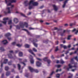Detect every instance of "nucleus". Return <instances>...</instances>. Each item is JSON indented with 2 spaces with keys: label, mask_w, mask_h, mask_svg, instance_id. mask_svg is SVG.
Returning a JSON list of instances; mask_svg holds the SVG:
<instances>
[{
  "label": "nucleus",
  "mask_w": 78,
  "mask_h": 78,
  "mask_svg": "<svg viewBox=\"0 0 78 78\" xmlns=\"http://www.w3.org/2000/svg\"><path fill=\"white\" fill-rule=\"evenodd\" d=\"M8 24L9 25H11L12 23V20H10L8 21Z\"/></svg>",
  "instance_id": "obj_34"
},
{
  "label": "nucleus",
  "mask_w": 78,
  "mask_h": 78,
  "mask_svg": "<svg viewBox=\"0 0 78 78\" xmlns=\"http://www.w3.org/2000/svg\"><path fill=\"white\" fill-rule=\"evenodd\" d=\"M18 70H20V68L21 67V66H20V64H18Z\"/></svg>",
  "instance_id": "obj_28"
},
{
  "label": "nucleus",
  "mask_w": 78,
  "mask_h": 78,
  "mask_svg": "<svg viewBox=\"0 0 78 78\" xmlns=\"http://www.w3.org/2000/svg\"><path fill=\"white\" fill-rule=\"evenodd\" d=\"M6 3H9L7 4V6H11V3H15L16 2V1L14 0H5Z\"/></svg>",
  "instance_id": "obj_2"
},
{
  "label": "nucleus",
  "mask_w": 78,
  "mask_h": 78,
  "mask_svg": "<svg viewBox=\"0 0 78 78\" xmlns=\"http://www.w3.org/2000/svg\"><path fill=\"white\" fill-rule=\"evenodd\" d=\"M10 74V72L8 71L6 73V76H9V75Z\"/></svg>",
  "instance_id": "obj_25"
},
{
  "label": "nucleus",
  "mask_w": 78,
  "mask_h": 78,
  "mask_svg": "<svg viewBox=\"0 0 78 78\" xmlns=\"http://www.w3.org/2000/svg\"><path fill=\"white\" fill-rule=\"evenodd\" d=\"M19 56L20 57H22L23 56V53L22 52H20L19 54Z\"/></svg>",
  "instance_id": "obj_21"
},
{
  "label": "nucleus",
  "mask_w": 78,
  "mask_h": 78,
  "mask_svg": "<svg viewBox=\"0 0 78 78\" xmlns=\"http://www.w3.org/2000/svg\"><path fill=\"white\" fill-rule=\"evenodd\" d=\"M8 59H5L3 63L4 64H6L8 62Z\"/></svg>",
  "instance_id": "obj_23"
},
{
  "label": "nucleus",
  "mask_w": 78,
  "mask_h": 78,
  "mask_svg": "<svg viewBox=\"0 0 78 78\" xmlns=\"http://www.w3.org/2000/svg\"><path fill=\"white\" fill-rule=\"evenodd\" d=\"M37 42V39H36L33 40V41H32V42H33V44L36 47H37V44H36L35 43Z\"/></svg>",
  "instance_id": "obj_9"
},
{
  "label": "nucleus",
  "mask_w": 78,
  "mask_h": 78,
  "mask_svg": "<svg viewBox=\"0 0 78 78\" xmlns=\"http://www.w3.org/2000/svg\"><path fill=\"white\" fill-rule=\"evenodd\" d=\"M16 42H13L12 43V45H16Z\"/></svg>",
  "instance_id": "obj_49"
},
{
  "label": "nucleus",
  "mask_w": 78,
  "mask_h": 78,
  "mask_svg": "<svg viewBox=\"0 0 78 78\" xmlns=\"http://www.w3.org/2000/svg\"><path fill=\"white\" fill-rule=\"evenodd\" d=\"M64 45H63V44H61L60 45V46L61 47H62V48H63V47H64Z\"/></svg>",
  "instance_id": "obj_60"
},
{
  "label": "nucleus",
  "mask_w": 78,
  "mask_h": 78,
  "mask_svg": "<svg viewBox=\"0 0 78 78\" xmlns=\"http://www.w3.org/2000/svg\"><path fill=\"white\" fill-rule=\"evenodd\" d=\"M78 33V30H77L76 31L75 33V34H77Z\"/></svg>",
  "instance_id": "obj_63"
},
{
  "label": "nucleus",
  "mask_w": 78,
  "mask_h": 78,
  "mask_svg": "<svg viewBox=\"0 0 78 78\" xmlns=\"http://www.w3.org/2000/svg\"><path fill=\"white\" fill-rule=\"evenodd\" d=\"M30 4H32L33 5V6H37L38 5V3L37 2H34V1L33 0H31L30 1V2H29V5H30Z\"/></svg>",
  "instance_id": "obj_6"
},
{
  "label": "nucleus",
  "mask_w": 78,
  "mask_h": 78,
  "mask_svg": "<svg viewBox=\"0 0 78 78\" xmlns=\"http://www.w3.org/2000/svg\"><path fill=\"white\" fill-rule=\"evenodd\" d=\"M53 30H58V31H62V29H58V27H55L54 28V29Z\"/></svg>",
  "instance_id": "obj_14"
},
{
  "label": "nucleus",
  "mask_w": 78,
  "mask_h": 78,
  "mask_svg": "<svg viewBox=\"0 0 78 78\" xmlns=\"http://www.w3.org/2000/svg\"><path fill=\"white\" fill-rule=\"evenodd\" d=\"M68 67L69 68H68L66 69L68 71H69V69H72L73 67H74V68H77L76 65H75V66H72L71 65V64L70 63L68 65Z\"/></svg>",
  "instance_id": "obj_5"
},
{
  "label": "nucleus",
  "mask_w": 78,
  "mask_h": 78,
  "mask_svg": "<svg viewBox=\"0 0 78 78\" xmlns=\"http://www.w3.org/2000/svg\"><path fill=\"white\" fill-rule=\"evenodd\" d=\"M26 48H29L30 47V45L28 44H26L25 45Z\"/></svg>",
  "instance_id": "obj_31"
},
{
  "label": "nucleus",
  "mask_w": 78,
  "mask_h": 78,
  "mask_svg": "<svg viewBox=\"0 0 78 78\" xmlns=\"http://www.w3.org/2000/svg\"><path fill=\"white\" fill-rule=\"evenodd\" d=\"M56 76L57 78H59L60 76V75H59V74H58L56 75Z\"/></svg>",
  "instance_id": "obj_41"
},
{
  "label": "nucleus",
  "mask_w": 78,
  "mask_h": 78,
  "mask_svg": "<svg viewBox=\"0 0 78 78\" xmlns=\"http://www.w3.org/2000/svg\"><path fill=\"white\" fill-rule=\"evenodd\" d=\"M20 63L21 64H23V65H24V66H25L26 65V64H25V63H24L23 62H21Z\"/></svg>",
  "instance_id": "obj_52"
},
{
  "label": "nucleus",
  "mask_w": 78,
  "mask_h": 78,
  "mask_svg": "<svg viewBox=\"0 0 78 78\" xmlns=\"http://www.w3.org/2000/svg\"><path fill=\"white\" fill-rule=\"evenodd\" d=\"M29 3H28V1L27 0H26L24 2V4L25 6H27L28 5H29V9H33V6L31 5V4H29Z\"/></svg>",
  "instance_id": "obj_3"
},
{
  "label": "nucleus",
  "mask_w": 78,
  "mask_h": 78,
  "mask_svg": "<svg viewBox=\"0 0 78 78\" xmlns=\"http://www.w3.org/2000/svg\"><path fill=\"white\" fill-rule=\"evenodd\" d=\"M9 69V67L8 66H5V70H6L7 71V70H8V69Z\"/></svg>",
  "instance_id": "obj_32"
},
{
  "label": "nucleus",
  "mask_w": 78,
  "mask_h": 78,
  "mask_svg": "<svg viewBox=\"0 0 78 78\" xmlns=\"http://www.w3.org/2000/svg\"><path fill=\"white\" fill-rule=\"evenodd\" d=\"M16 28L17 29H19V30L20 29V26L18 25L16 26Z\"/></svg>",
  "instance_id": "obj_38"
},
{
  "label": "nucleus",
  "mask_w": 78,
  "mask_h": 78,
  "mask_svg": "<svg viewBox=\"0 0 78 78\" xmlns=\"http://www.w3.org/2000/svg\"><path fill=\"white\" fill-rule=\"evenodd\" d=\"M61 66L60 65H55V67H56L57 68H60V67H61Z\"/></svg>",
  "instance_id": "obj_33"
},
{
  "label": "nucleus",
  "mask_w": 78,
  "mask_h": 78,
  "mask_svg": "<svg viewBox=\"0 0 78 78\" xmlns=\"http://www.w3.org/2000/svg\"><path fill=\"white\" fill-rule=\"evenodd\" d=\"M54 71H52L51 73L50 74V76H51V75H52L53 73H54Z\"/></svg>",
  "instance_id": "obj_56"
},
{
  "label": "nucleus",
  "mask_w": 78,
  "mask_h": 78,
  "mask_svg": "<svg viewBox=\"0 0 78 78\" xmlns=\"http://www.w3.org/2000/svg\"><path fill=\"white\" fill-rule=\"evenodd\" d=\"M8 18H5L3 19V20L4 21H5V20H8Z\"/></svg>",
  "instance_id": "obj_40"
},
{
  "label": "nucleus",
  "mask_w": 78,
  "mask_h": 78,
  "mask_svg": "<svg viewBox=\"0 0 78 78\" xmlns=\"http://www.w3.org/2000/svg\"><path fill=\"white\" fill-rule=\"evenodd\" d=\"M30 62L31 64H34V60H33V57L32 55H30Z\"/></svg>",
  "instance_id": "obj_11"
},
{
  "label": "nucleus",
  "mask_w": 78,
  "mask_h": 78,
  "mask_svg": "<svg viewBox=\"0 0 78 78\" xmlns=\"http://www.w3.org/2000/svg\"><path fill=\"white\" fill-rule=\"evenodd\" d=\"M3 63H1V69H0V73H1V72H2V68L3 67Z\"/></svg>",
  "instance_id": "obj_27"
},
{
  "label": "nucleus",
  "mask_w": 78,
  "mask_h": 78,
  "mask_svg": "<svg viewBox=\"0 0 78 78\" xmlns=\"http://www.w3.org/2000/svg\"><path fill=\"white\" fill-rule=\"evenodd\" d=\"M48 40H47V41H44L43 42L44 43H45V44H48Z\"/></svg>",
  "instance_id": "obj_39"
},
{
  "label": "nucleus",
  "mask_w": 78,
  "mask_h": 78,
  "mask_svg": "<svg viewBox=\"0 0 78 78\" xmlns=\"http://www.w3.org/2000/svg\"><path fill=\"white\" fill-rule=\"evenodd\" d=\"M75 68V69H72L71 71H72V72H75V70H76V68Z\"/></svg>",
  "instance_id": "obj_44"
},
{
  "label": "nucleus",
  "mask_w": 78,
  "mask_h": 78,
  "mask_svg": "<svg viewBox=\"0 0 78 78\" xmlns=\"http://www.w3.org/2000/svg\"><path fill=\"white\" fill-rule=\"evenodd\" d=\"M64 49H67V46L66 45L63 46V48Z\"/></svg>",
  "instance_id": "obj_51"
},
{
  "label": "nucleus",
  "mask_w": 78,
  "mask_h": 78,
  "mask_svg": "<svg viewBox=\"0 0 78 78\" xmlns=\"http://www.w3.org/2000/svg\"><path fill=\"white\" fill-rule=\"evenodd\" d=\"M65 52H66L65 54L66 55H67L69 53V51H66Z\"/></svg>",
  "instance_id": "obj_46"
},
{
  "label": "nucleus",
  "mask_w": 78,
  "mask_h": 78,
  "mask_svg": "<svg viewBox=\"0 0 78 78\" xmlns=\"http://www.w3.org/2000/svg\"><path fill=\"white\" fill-rule=\"evenodd\" d=\"M9 36H11V34L9 33H8L5 34V37H9Z\"/></svg>",
  "instance_id": "obj_20"
},
{
  "label": "nucleus",
  "mask_w": 78,
  "mask_h": 78,
  "mask_svg": "<svg viewBox=\"0 0 78 78\" xmlns=\"http://www.w3.org/2000/svg\"><path fill=\"white\" fill-rule=\"evenodd\" d=\"M60 63H61V64H64V61H63V60H61L60 61Z\"/></svg>",
  "instance_id": "obj_47"
},
{
  "label": "nucleus",
  "mask_w": 78,
  "mask_h": 78,
  "mask_svg": "<svg viewBox=\"0 0 78 78\" xmlns=\"http://www.w3.org/2000/svg\"><path fill=\"white\" fill-rule=\"evenodd\" d=\"M20 25L21 28H24V26H25L26 28H28V23L25 22L24 23L23 22H20Z\"/></svg>",
  "instance_id": "obj_1"
},
{
  "label": "nucleus",
  "mask_w": 78,
  "mask_h": 78,
  "mask_svg": "<svg viewBox=\"0 0 78 78\" xmlns=\"http://www.w3.org/2000/svg\"><path fill=\"white\" fill-rule=\"evenodd\" d=\"M76 29H73V30H72V32H74V31H76Z\"/></svg>",
  "instance_id": "obj_62"
},
{
  "label": "nucleus",
  "mask_w": 78,
  "mask_h": 78,
  "mask_svg": "<svg viewBox=\"0 0 78 78\" xmlns=\"http://www.w3.org/2000/svg\"><path fill=\"white\" fill-rule=\"evenodd\" d=\"M0 50L2 51H5V50L4 49V48L3 47H1L0 48Z\"/></svg>",
  "instance_id": "obj_22"
},
{
  "label": "nucleus",
  "mask_w": 78,
  "mask_h": 78,
  "mask_svg": "<svg viewBox=\"0 0 78 78\" xmlns=\"http://www.w3.org/2000/svg\"><path fill=\"white\" fill-rule=\"evenodd\" d=\"M2 42L3 43L4 45H6L8 44V41L6 40H4L2 41Z\"/></svg>",
  "instance_id": "obj_16"
},
{
  "label": "nucleus",
  "mask_w": 78,
  "mask_h": 78,
  "mask_svg": "<svg viewBox=\"0 0 78 78\" xmlns=\"http://www.w3.org/2000/svg\"><path fill=\"white\" fill-rule=\"evenodd\" d=\"M61 36H65L64 34V33H63H63L61 34Z\"/></svg>",
  "instance_id": "obj_50"
},
{
  "label": "nucleus",
  "mask_w": 78,
  "mask_h": 78,
  "mask_svg": "<svg viewBox=\"0 0 78 78\" xmlns=\"http://www.w3.org/2000/svg\"><path fill=\"white\" fill-rule=\"evenodd\" d=\"M16 45H17V46L18 47H21V46H22V45H20V44H17Z\"/></svg>",
  "instance_id": "obj_54"
},
{
  "label": "nucleus",
  "mask_w": 78,
  "mask_h": 78,
  "mask_svg": "<svg viewBox=\"0 0 78 78\" xmlns=\"http://www.w3.org/2000/svg\"><path fill=\"white\" fill-rule=\"evenodd\" d=\"M74 59H75L78 62V57L77 56L74 57Z\"/></svg>",
  "instance_id": "obj_36"
},
{
  "label": "nucleus",
  "mask_w": 78,
  "mask_h": 78,
  "mask_svg": "<svg viewBox=\"0 0 78 78\" xmlns=\"http://www.w3.org/2000/svg\"><path fill=\"white\" fill-rule=\"evenodd\" d=\"M13 66L14 68H16V65L13 64Z\"/></svg>",
  "instance_id": "obj_64"
},
{
  "label": "nucleus",
  "mask_w": 78,
  "mask_h": 78,
  "mask_svg": "<svg viewBox=\"0 0 78 78\" xmlns=\"http://www.w3.org/2000/svg\"><path fill=\"white\" fill-rule=\"evenodd\" d=\"M67 2V0H66L64 2V5L62 6V7L63 8H64L65 7V6H66V3Z\"/></svg>",
  "instance_id": "obj_19"
},
{
  "label": "nucleus",
  "mask_w": 78,
  "mask_h": 78,
  "mask_svg": "<svg viewBox=\"0 0 78 78\" xmlns=\"http://www.w3.org/2000/svg\"><path fill=\"white\" fill-rule=\"evenodd\" d=\"M7 10L8 11V12L5 11L4 12V14L5 15H7L8 14H10L11 13V11H10V7H8L7 8Z\"/></svg>",
  "instance_id": "obj_8"
},
{
  "label": "nucleus",
  "mask_w": 78,
  "mask_h": 78,
  "mask_svg": "<svg viewBox=\"0 0 78 78\" xmlns=\"http://www.w3.org/2000/svg\"><path fill=\"white\" fill-rule=\"evenodd\" d=\"M48 60V57H45L43 59L44 61H47Z\"/></svg>",
  "instance_id": "obj_29"
},
{
  "label": "nucleus",
  "mask_w": 78,
  "mask_h": 78,
  "mask_svg": "<svg viewBox=\"0 0 78 78\" xmlns=\"http://www.w3.org/2000/svg\"><path fill=\"white\" fill-rule=\"evenodd\" d=\"M59 49H58V46H57L56 47L55 49V51H58Z\"/></svg>",
  "instance_id": "obj_30"
},
{
  "label": "nucleus",
  "mask_w": 78,
  "mask_h": 78,
  "mask_svg": "<svg viewBox=\"0 0 78 78\" xmlns=\"http://www.w3.org/2000/svg\"><path fill=\"white\" fill-rule=\"evenodd\" d=\"M4 76V74L3 73L2 75L1 78H3Z\"/></svg>",
  "instance_id": "obj_61"
},
{
  "label": "nucleus",
  "mask_w": 78,
  "mask_h": 78,
  "mask_svg": "<svg viewBox=\"0 0 78 78\" xmlns=\"http://www.w3.org/2000/svg\"><path fill=\"white\" fill-rule=\"evenodd\" d=\"M37 60H38V61H42V59L41 58H37Z\"/></svg>",
  "instance_id": "obj_58"
},
{
  "label": "nucleus",
  "mask_w": 78,
  "mask_h": 78,
  "mask_svg": "<svg viewBox=\"0 0 78 78\" xmlns=\"http://www.w3.org/2000/svg\"><path fill=\"white\" fill-rule=\"evenodd\" d=\"M9 41H11V38H9V37H7Z\"/></svg>",
  "instance_id": "obj_59"
},
{
  "label": "nucleus",
  "mask_w": 78,
  "mask_h": 78,
  "mask_svg": "<svg viewBox=\"0 0 78 78\" xmlns=\"http://www.w3.org/2000/svg\"><path fill=\"white\" fill-rule=\"evenodd\" d=\"M65 58L66 59H69V57L67 55L65 57Z\"/></svg>",
  "instance_id": "obj_55"
},
{
  "label": "nucleus",
  "mask_w": 78,
  "mask_h": 78,
  "mask_svg": "<svg viewBox=\"0 0 78 78\" xmlns=\"http://www.w3.org/2000/svg\"><path fill=\"white\" fill-rule=\"evenodd\" d=\"M28 68L31 72H36V73H38V72H39V71H38V70L34 69L30 66L28 67Z\"/></svg>",
  "instance_id": "obj_4"
},
{
  "label": "nucleus",
  "mask_w": 78,
  "mask_h": 78,
  "mask_svg": "<svg viewBox=\"0 0 78 78\" xmlns=\"http://www.w3.org/2000/svg\"><path fill=\"white\" fill-rule=\"evenodd\" d=\"M12 62L11 61L10 62H8V64L9 66H11L12 65Z\"/></svg>",
  "instance_id": "obj_26"
},
{
  "label": "nucleus",
  "mask_w": 78,
  "mask_h": 78,
  "mask_svg": "<svg viewBox=\"0 0 78 78\" xmlns=\"http://www.w3.org/2000/svg\"><path fill=\"white\" fill-rule=\"evenodd\" d=\"M22 30H24V31H26V32H27V33L28 34V35H30V36H33V35H32V34H31V33H30V32H29V31H28L26 29H23Z\"/></svg>",
  "instance_id": "obj_12"
},
{
  "label": "nucleus",
  "mask_w": 78,
  "mask_h": 78,
  "mask_svg": "<svg viewBox=\"0 0 78 78\" xmlns=\"http://www.w3.org/2000/svg\"><path fill=\"white\" fill-rule=\"evenodd\" d=\"M33 51H35V52H37V50H36V48H33Z\"/></svg>",
  "instance_id": "obj_45"
},
{
  "label": "nucleus",
  "mask_w": 78,
  "mask_h": 78,
  "mask_svg": "<svg viewBox=\"0 0 78 78\" xmlns=\"http://www.w3.org/2000/svg\"><path fill=\"white\" fill-rule=\"evenodd\" d=\"M47 61L48 64H50V63L51 62V61H50V60H49V59H48V60H47Z\"/></svg>",
  "instance_id": "obj_37"
},
{
  "label": "nucleus",
  "mask_w": 78,
  "mask_h": 78,
  "mask_svg": "<svg viewBox=\"0 0 78 78\" xmlns=\"http://www.w3.org/2000/svg\"><path fill=\"white\" fill-rule=\"evenodd\" d=\"M13 21L15 23H17L18 22H19V20H18V19L17 18H14L13 20Z\"/></svg>",
  "instance_id": "obj_15"
},
{
  "label": "nucleus",
  "mask_w": 78,
  "mask_h": 78,
  "mask_svg": "<svg viewBox=\"0 0 78 78\" xmlns=\"http://www.w3.org/2000/svg\"><path fill=\"white\" fill-rule=\"evenodd\" d=\"M20 14L22 16H23V17H27V16L23 14V13H20Z\"/></svg>",
  "instance_id": "obj_35"
},
{
  "label": "nucleus",
  "mask_w": 78,
  "mask_h": 78,
  "mask_svg": "<svg viewBox=\"0 0 78 78\" xmlns=\"http://www.w3.org/2000/svg\"><path fill=\"white\" fill-rule=\"evenodd\" d=\"M60 39H61V40H64V39H66V38H63L62 37H61V38H60Z\"/></svg>",
  "instance_id": "obj_57"
},
{
  "label": "nucleus",
  "mask_w": 78,
  "mask_h": 78,
  "mask_svg": "<svg viewBox=\"0 0 78 78\" xmlns=\"http://www.w3.org/2000/svg\"><path fill=\"white\" fill-rule=\"evenodd\" d=\"M36 65L37 67H41V63L37 61L36 62Z\"/></svg>",
  "instance_id": "obj_13"
},
{
  "label": "nucleus",
  "mask_w": 78,
  "mask_h": 78,
  "mask_svg": "<svg viewBox=\"0 0 78 78\" xmlns=\"http://www.w3.org/2000/svg\"><path fill=\"white\" fill-rule=\"evenodd\" d=\"M28 51L30 53H31L32 55H34V56H35V54L33 53V51L32 50L30 49L28 50Z\"/></svg>",
  "instance_id": "obj_17"
},
{
  "label": "nucleus",
  "mask_w": 78,
  "mask_h": 78,
  "mask_svg": "<svg viewBox=\"0 0 78 78\" xmlns=\"http://www.w3.org/2000/svg\"><path fill=\"white\" fill-rule=\"evenodd\" d=\"M29 29L30 30H34V28H32V27H30L29 28Z\"/></svg>",
  "instance_id": "obj_48"
},
{
  "label": "nucleus",
  "mask_w": 78,
  "mask_h": 78,
  "mask_svg": "<svg viewBox=\"0 0 78 78\" xmlns=\"http://www.w3.org/2000/svg\"><path fill=\"white\" fill-rule=\"evenodd\" d=\"M9 52L10 53L8 54V55L9 56V58H10V59H11L12 58H13V57L12 56V55L11 54V53H13V51H9Z\"/></svg>",
  "instance_id": "obj_10"
},
{
  "label": "nucleus",
  "mask_w": 78,
  "mask_h": 78,
  "mask_svg": "<svg viewBox=\"0 0 78 78\" xmlns=\"http://www.w3.org/2000/svg\"><path fill=\"white\" fill-rule=\"evenodd\" d=\"M71 37L72 35H68L67 38V40H70V37Z\"/></svg>",
  "instance_id": "obj_24"
},
{
  "label": "nucleus",
  "mask_w": 78,
  "mask_h": 78,
  "mask_svg": "<svg viewBox=\"0 0 78 78\" xmlns=\"http://www.w3.org/2000/svg\"><path fill=\"white\" fill-rule=\"evenodd\" d=\"M71 76H69L68 77V78H72V76H73V75L72 74H71Z\"/></svg>",
  "instance_id": "obj_42"
},
{
  "label": "nucleus",
  "mask_w": 78,
  "mask_h": 78,
  "mask_svg": "<svg viewBox=\"0 0 78 78\" xmlns=\"http://www.w3.org/2000/svg\"><path fill=\"white\" fill-rule=\"evenodd\" d=\"M1 22L4 23L5 25H6V21H2Z\"/></svg>",
  "instance_id": "obj_43"
},
{
  "label": "nucleus",
  "mask_w": 78,
  "mask_h": 78,
  "mask_svg": "<svg viewBox=\"0 0 78 78\" xmlns=\"http://www.w3.org/2000/svg\"><path fill=\"white\" fill-rule=\"evenodd\" d=\"M53 6L54 8V9L55 11H57V10H58V9L57 8L56 6L55 5H53Z\"/></svg>",
  "instance_id": "obj_18"
},
{
  "label": "nucleus",
  "mask_w": 78,
  "mask_h": 78,
  "mask_svg": "<svg viewBox=\"0 0 78 78\" xmlns=\"http://www.w3.org/2000/svg\"><path fill=\"white\" fill-rule=\"evenodd\" d=\"M70 62L72 64H74V66L76 65L77 66L76 67H78V63L77 62H75L73 61V58H72L71 59Z\"/></svg>",
  "instance_id": "obj_7"
},
{
  "label": "nucleus",
  "mask_w": 78,
  "mask_h": 78,
  "mask_svg": "<svg viewBox=\"0 0 78 78\" xmlns=\"http://www.w3.org/2000/svg\"><path fill=\"white\" fill-rule=\"evenodd\" d=\"M19 50H17L15 51V53H19Z\"/></svg>",
  "instance_id": "obj_53"
}]
</instances>
